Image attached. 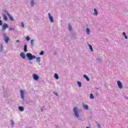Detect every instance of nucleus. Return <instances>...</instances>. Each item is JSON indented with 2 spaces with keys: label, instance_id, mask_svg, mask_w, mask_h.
Returning <instances> with one entry per match:
<instances>
[{
  "label": "nucleus",
  "instance_id": "obj_20",
  "mask_svg": "<svg viewBox=\"0 0 128 128\" xmlns=\"http://www.w3.org/2000/svg\"><path fill=\"white\" fill-rule=\"evenodd\" d=\"M54 76L56 80H58V74H55Z\"/></svg>",
  "mask_w": 128,
  "mask_h": 128
},
{
  "label": "nucleus",
  "instance_id": "obj_14",
  "mask_svg": "<svg viewBox=\"0 0 128 128\" xmlns=\"http://www.w3.org/2000/svg\"><path fill=\"white\" fill-rule=\"evenodd\" d=\"M18 110L20 112H24V107H22V106H19Z\"/></svg>",
  "mask_w": 128,
  "mask_h": 128
},
{
  "label": "nucleus",
  "instance_id": "obj_22",
  "mask_svg": "<svg viewBox=\"0 0 128 128\" xmlns=\"http://www.w3.org/2000/svg\"><path fill=\"white\" fill-rule=\"evenodd\" d=\"M26 50H26V44H25L24 46V52H26Z\"/></svg>",
  "mask_w": 128,
  "mask_h": 128
},
{
  "label": "nucleus",
  "instance_id": "obj_38",
  "mask_svg": "<svg viewBox=\"0 0 128 128\" xmlns=\"http://www.w3.org/2000/svg\"><path fill=\"white\" fill-rule=\"evenodd\" d=\"M56 96H58V94L56 93Z\"/></svg>",
  "mask_w": 128,
  "mask_h": 128
},
{
  "label": "nucleus",
  "instance_id": "obj_13",
  "mask_svg": "<svg viewBox=\"0 0 128 128\" xmlns=\"http://www.w3.org/2000/svg\"><path fill=\"white\" fill-rule=\"evenodd\" d=\"M83 108L84 110H88V106L87 104H85L83 106Z\"/></svg>",
  "mask_w": 128,
  "mask_h": 128
},
{
  "label": "nucleus",
  "instance_id": "obj_7",
  "mask_svg": "<svg viewBox=\"0 0 128 128\" xmlns=\"http://www.w3.org/2000/svg\"><path fill=\"white\" fill-rule=\"evenodd\" d=\"M20 96L22 100H24V90H20Z\"/></svg>",
  "mask_w": 128,
  "mask_h": 128
},
{
  "label": "nucleus",
  "instance_id": "obj_6",
  "mask_svg": "<svg viewBox=\"0 0 128 128\" xmlns=\"http://www.w3.org/2000/svg\"><path fill=\"white\" fill-rule=\"evenodd\" d=\"M48 18L50 20L51 22H54V17L50 16V13L48 14Z\"/></svg>",
  "mask_w": 128,
  "mask_h": 128
},
{
  "label": "nucleus",
  "instance_id": "obj_27",
  "mask_svg": "<svg viewBox=\"0 0 128 128\" xmlns=\"http://www.w3.org/2000/svg\"><path fill=\"white\" fill-rule=\"evenodd\" d=\"M1 18H2L0 16V26H2V22L0 20Z\"/></svg>",
  "mask_w": 128,
  "mask_h": 128
},
{
  "label": "nucleus",
  "instance_id": "obj_5",
  "mask_svg": "<svg viewBox=\"0 0 128 128\" xmlns=\"http://www.w3.org/2000/svg\"><path fill=\"white\" fill-rule=\"evenodd\" d=\"M7 28H8V24H6V23H4L2 26V30H6Z\"/></svg>",
  "mask_w": 128,
  "mask_h": 128
},
{
  "label": "nucleus",
  "instance_id": "obj_18",
  "mask_svg": "<svg viewBox=\"0 0 128 128\" xmlns=\"http://www.w3.org/2000/svg\"><path fill=\"white\" fill-rule=\"evenodd\" d=\"M86 32L87 34H90V28H87L86 30Z\"/></svg>",
  "mask_w": 128,
  "mask_h": 128
},
{
  "label": "nucleus",
  "instance_id": "obj_24",
  "mask_svg": "<svg viewBox=\"0 0 128 128\" xmlns=\"http://www.w3.org/2000/svg\"><path fill=\"white\" fill-rule=\"evenodd\" d=\"M44 54V52L43 50H42L40 53H39V54L40 56H42V54Z\"/></svg>",
  "mask_w": 128,
  "mask_h": 128
},
{
  "label": "nucleus",
  "instance_id": "obj_15",
  "mask_svg": "<svg viewBox=\"0 0 128 128\" xmlns=\"http://www.w3.org/2000/svg\"><path fill=\"white\" fill-rule=\"evenodd\" d=\"M3 18L4 20H8V17L4 14H3Z\"/></svg>",
  "mask_w": 128,
  "mask_h": 128
},
{
  "label": "nucleus",
  "instance_id": "obj_39",
  "mask_svg": "<svg viewBox=\"0 0 128 128\" xmlns=\"http://www.w3.org/2000/svg\"><path fill=\"white\" fill-rule=\"evenodd\" d=\"M126 100H128V98H126Z\"/></svg>",
  "mask_w": 128,
  "mask_h": 128
},
{
  "label": "nucleus",
  "instance_id": "obj_34",
  "mask_svg": "<svg viewBox=\"0 0 128 128\" xmlns=\"http://www.w3.org/2000/svg\"><path fill=\"white\" fill-rule=\"evenodd\" d=\"M124 36L126 40H128V36H126V35Z\"/></svg>",
  "mask_w": 128,
  "mask_h": 128
},
{
  "label": "nucleus",
  "instance_id": "obj_31",
  "mask_svg": "<svg viewBox=\"0 0 128 128\" xmlns=\"http://www.w3.org/2000/svg\"><path fill=\"white\" fill-rule=\"evenodd\" d=\"M102 59H99L98 60V62H102Z\"/></svg>",
  "mask_w": 128,
  "mask_h": 128
},
{
  "label": "nucleus",
  "instance_id": "obj_25",
  "mask_svg": "<svg viewBox=\"0 0 128 128\" xmlns=\"http://www.w3.org/2000/svg\"><path fill=\"white\" fill-rule=\"evenodd\" d=\"M78 86H79L80 88H82V82H78Z\"/></svg>",
  "mask_w": 128,
  "mask_h": 128
},
{
  "label": "nucleus",
  "instance_id": "obj_9",
  "mask_svg": "<svg viewBox=\"0 0 128 128\" xmlns=\"http://www.w3.org/2000/svg\"><path fill=\"white\" fill-rule=\"evenodd\" d=\"M6 14H7V16H8L10 20L12 22H14V18H12V16H10V14L8 13V12H6Z\"/></svg>",
  "mask_w": 128,
  "mask_h": 128
},
{
  "label": "nucleus",
  "instance_id": "obj_1",
  "mask_svg": "<svg viewBox=\"0 0 128 128\" xmlns=\"http://www.w3.org/2000/svg\"><path fill=\"white\" fill-rule=\"evenodd\" d=\"M26 56L28 58V60H32L33 58H36V56L32 55L30 53H27Z\"/></svg>",
  "mask_w": 128,
  "mask_h": 128
},
{
  "label": "nucleus",
  "instance_id": "obj_12",
  "mask_svg": "<svg viewBox=\"0 0 128 128\" xmlns=\"http://www.w3.org/2000/svg\"><path fill=\"white\" fill-rule=\"evenodd\" d=\"M93 14L94 16H98V10H96V9L94 8V12Z\"/></svg>",
  "mask_w": 128,
  "mask_h": 128
},
{
  "label": "nucleus",
  "instance_id": "obj_4",
  "mask_svg": "<svg viewBox=\"0 0 128 128\" xmlns=\"http://www.w3.org/2000/svg\"><path fill=\"white\" fill-rule=\"evenodd\" d=\"M117 84L120 90H122V82H120V81L118 80Z\"/></svg>",
  "mask_w": 128,
  "mask_h": 128
},
{
  "label": "nucleus",
  "instance_id": "obj_32",
  "mask_svg": "<svg viewBox=\"0 0 128 128\" xmlns=\"http://www.w3.org/2000/svg\"><path fill=\"white\" fill-rule=\"evenodd\" d=\"M9 30H14V28H10L9 29Z\"/></svg>",
  "mask_w": 128,
  "mask_h": 128
},
{
  "label": "nucleus",
  "instance_id": "obj_17",
  "mask_svg": "<svg viewBox=\"0 0 128 128\" xmlns=\"http://www.w3.org/2000/svg\"><path fill=\"white\" fill-rule=\"evenodd\" d=\"M36 62H40V57H38L36 59Z\"/></svg>",
  "mask_w": 128,
  "mask_h": 128
},
{
  "label": "nucleus",
  "instance_id": "obj_26",
  "mask_svg": "<svg viewBox=\"0 0 128 128\" xmlns=\"http://www.w3.org/2000/svg\"><path fill=\"white\" fill-rule=\"evenodd\" d=\"M30 4H31V6H34V0H32L31 1Z\"/></svg>",
  "mask_w": 128,
  "mask_h": 128
},
{
  "label": "nucleus",
  "instance_id": "obj_30",
  "mask_svg": "<svg viewBox=\"0 0 128 128\" xmlns=\"http://www.w3.org/2000/svg\"><path fill=\"white\" fill-rule=\"evenodd\" d=\"M26 40H30V37H28V36H26Z\"/></svg>",
  "mask_w": 128,
  "mask_h": 128
},
{
  "label": "nucleus",
  "instance_id": "obj_28",
  "mask_svg": "<svg viewBox=\"0 0 128 128\" xmlns=\"http://www.w3.org/2000/svg\"><path fill=\"white\" fill-rule=\"evenodd\" d=\"M21 24H22V28H24V22H21Z\"/></svg>",
  "mask_w": 128,
  "mask_h": 128
},
{
  "label": "nucleus",
  "instance_id": "obj_2",
  "mask_svg": "<svg viewBox=\"0 0 128 128\" xmlns=\"http://www.w3.org/2000/svg\"><path fill=\"white\" fill-rule=\"evenodd\" d=\"M74 112L76 118H80V114H78V110L76 107L74 108Z\"/></svg>",
  "mask_w": 128,
  "mask_h": 128
},
{
  "label": "nucleus",
  "instance_id": "obj_10",
  "mask_svg": "<svg viewBox=\"0 0 128 128\" xmlns=\"http://www.w3.org/2000/svg\"><path fill=\"white\" fill-rule=\"evenodd\" d=\"M20 56L22 58H26V54H24V52H22L20 54Z\"/></svg>",
  "mask_w": 128,
  "mask_h": 128
},
{
  "label": "nucleus",
  "instance_id": "obj_19",
  "mask_svg": "<svg viewBox=\"0 0 128 128\" xmlns=\"http://www.w3.org/2000/svg\"><path fill=\"white\" fill-rule=\"evenodd\" d=\"M88 46L90 48V50L91 52H94V49H92V46L90 44H88Z\"/></svg>",
  "mask_w": 128,
  "mask_h": 128
},
{
  "label": "nucleus",
  "instance_id": "obj_3",
  "mask_svg": "<svg viewBox=\"0 0 128 128\" xmlns=\"http://www.w3.org/2000/svg\"><path fill=\"white\" fill-rule=\"evenodd\" d=\"M3 36H4V40L5 41L6 44H8V40H10V38L7 36H6V34H4Z\"/></svg>",
  "mask_w": 128,
  "mask_h": 128
},
{
  "label": "nucleus",
  "instance_id": "obj_36",
  "mask_svg": "<svg viewBox=\"0 0 128 128\" xmlns=\"http://www.w3.org/2000/svg\"><path fill=\"white\" fill-rule=\"evenodd\" d=\"M16 42H20V40H16Z\"/></svg>",
  "mask_w": 128,
  "mask_h": 128
},
{
  "label": "nucleus",
  "instance_id": "obj_21",
  "mask_svg": "<svg viewBox=\"0 0 128 128\" xmlns=\"http://www.w3.org/2000/svg\"><path fill=\"white\" fill-rule=\"evenodd\" d=\"M90 98H91L92 100H94V95L92 94H90Z\"/></svg>",
  "mask_w": 128,
  "mask_h": 128
},
{
  "label": "nucleus",
  "instance_id": "obj_35",
  "mask_svg": "<svg viewBox=\"0 0 128 128\" xmlns=\"http://www.w3.org/2000/svg\"><path fill=\"white\" fill-rule=\"evenodd\" d=\"M123 36H126L125 32H123Z\"/></svg>",
  "mask_w": 128,
  "mask_h": 128
},
{
  "label": "nucleus",
  "instance_id": "obj_29",
  "mask_svg": "<svg viewBox=\"0 0 128 128\" xmlns=\"http://www.w3.org/2000/svg\"><path fill=\"white\" fill-rule=\"evenodd\" d=\"M31 44L32 46H34V40H31Z\"/></svg>",
  "mask_w": 128,
  "mask_h": 128
},
{
  "label": "nucleus",
  "instance_id": "obj_23",
  "mask_svg": "<svg viewBox=\"0 0 128 128\" xmlns=\"http://www.w3.org/2000/svg\"><path fill=\"white\" fill-rule=\"evenodd\" d=\"M96 126H98V128H100V124L98 123V122H96Z\"/></svg>",
  "mask_w": 128,
  "mask_h": 128
},
{
  "label": "nucleus",
  "instance_id": "obj_33",
  "mask_svg": "<svg viewBox=\"0 0 128 128\" xmlns=\"http://www.w3.org/2000/svg\"><path fill=\"white\" fill-rule=\"evenodd\" d=\"M11 124L12 126H14V120H11Z\"/></svg>",
  "mask_w": 128,
  "mask_h": 128
},
{
  "label": "nucleus",
  "instance_id": "obj_37",
  "mask_svg": "<svg viewBox=\"0 0 128 128\" xmlns=\"http://www.w3.org/2000/svg\"><path fill=\"white\" fill-rule=\"evenodd\" d=\"M86 128H90V127L86 126Z\"/></svg>",
  "mask_w": 128,
  "mask_h": 128
},
{
  "label": "nucleus",
  "instance_id": "obj_8",
  "mask_svg": "<svg viewBox=\"0 0 128 128\" xmlns=\"http://www.w3.org/2000/svg\"><path fill=\"white\" fill-rule=\"evenodd\" d=\"M33 78L34 80H38V78H40V77H38V76L36 74H34Z\"/></svg>",
  "mask_w": 128,
  "mask_h": 128
},
{
  "label": "nucleus",
  "instance_id": "obj_16",
  "mask_svg": "<svg viewBox=\"0 0 128 128\" xmlns=\"http://www.w3.org/2000/svg\"><path fill=\"white\" fill-rule=\"evenodd\" d=\"M68 28L70 32H72V27L70 24H68Z\"/></svg>",
  "mask_w": 128,
  "mask_h": 128
},
{
  "label": "nucleus",
  "instance_id": "obj_11",
  "mask_svg": "<svg viewBox=\"0 0 128 128\" xmlns=\"http://www.w3.org/2000/svg\"><path fill=\"white\" fill-rule=\"evenodd\" d=\"M84 78H86L87 82H90V78H88V77L86 74L84 75Z\"/></svg>",
  "mask_w": 128,
  "mask_h": 128
}]
</instances>
